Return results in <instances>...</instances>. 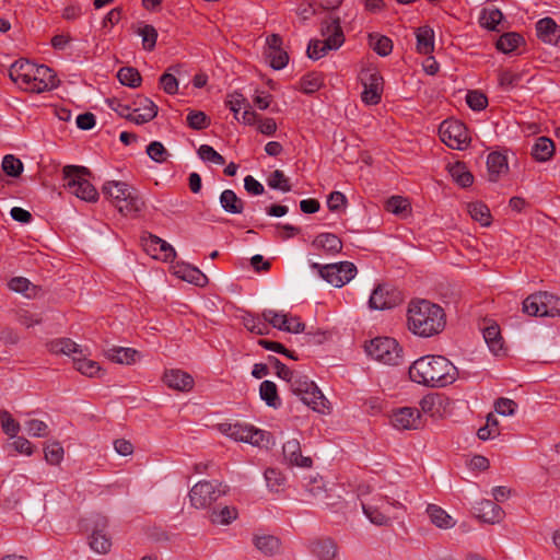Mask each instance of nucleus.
<instances>
[{"label": "nucleus", "mask_w": 560, "mask_h": 560, "mask_svg": "<svg viewBox=\"0 0 560 560\" xmlns=\"http://www.w3.org/2000/svg\"><path fill=\"white\" fill-rule=\"evenodd\" d=\"M89 545L96 553L106 555L110 551L112 539L107 534H98V530H96L92 532Z\"/></svg>", "instance_id": "nucleus-47"}, {"label": "nucleus", "mask_w": 560, "mask_h": 560, "mask_svg": "<svg viewBox=\"0 0 560 560\" xmlns=\"http://www.w3.org/2000/svg\"><path fill=\"white\" fill-rule=\"evenodd\" d=\"M63 187L78 198L94 202L98 199V192L86 178L91 172L85 166L67 165L62 170Z\"/></svg>", "instance_id": "nucleus-3"}, {"label": "nucleus", "mask_w": 560, "mask_h": 560, "mask_svg": "<svg viewBox=\"0 0 560 560\" xmlns=\"http://www.w3.org/2000/svg\"><path fill=\"white\" fill-rule=\"evenodd\" d=\"M477 512V517L488 524H498L505 515L503 509L491 500H482L478 504Z\"/></svg>", "instance_id": "nucleus-26"}, {"label": "nucleus", "mask_w": 560, "mask_h": 560, "mask_svg": "<svg viewBox=\"0 0 560 560\" xmlns=\"http://www.w3.org/2000/svg\"><path fill=\"white\" fill-rule=\"evenodd\" d=\"M145 152L149 155V158L156 163H163L170 156V153L167 152L163 143L160 141H152L151 143H149Z\"/></svg>", "instance_id": "nucleus-60"}, {"label": "nucleus", "mask_w": 560, "mask_h": 560, "mask_svg": "<svg viewBox=\"0 0 560 560\" xmlns=\"http://www.w3.org/2000/svg\"><path fill=\"white\" fill-rule=\"evenodd\" d=\"M320 33L322 36L325 37L324 45L322 46V50L324 52L337 50L345 43V35L339 18H331L323 21Z\"/></svg>", "instance_id": "nucleus-17"}, {"label": "nucleus", "mask_w": 560, "mask_h": 560, "mask_svg": "<svg viewBox=\"0 0 560 560\" xmlns=\"http://www.w3.org/2000/svg\"><path fill=\"white\" fill-rule=\"evenodd\" d=\"M523 40V37L517 33H504L497 40L495 47L503 54H510L514 51Z\"/></svg>", "instance_id": "nucleus-43"}, {"label": "nucleus", "mask_w": 560, "mask_h": 560, "mask_svg": "<svg viewBox=\"0 0 560 560\" xmlns=\"http://www.w3.org/2000/svg\"><path fill=\"white\" fill-rule=\"evenodd\" d=\"M291 393L300 398V400L310 407L312 410L325 413L328 409V400L318 388V386L308 378L307 375L299 372L291 385L289 386Z\"/></svg>", "instance_id": "nucleus-4"}, {"label": "nucleus", "mask_w": 560, "mask_h": 560, "mask_svg": "<svg viewBox=\"0 0 560 560\" xmlns=\"http://www.w3.org/2000/svg\"><path fill=\"white\" fill-rule=\"evenodd\" d=\"M186 122L194 130H202L210 126L211 120L207 114L201 110H189Z\"/></svg>", "instance_id": "nucleus-51"}, {"label": "nucleus", "mask_w": 560, "mask_h": 560, "mask_svg": "<svg viewBox=\"0 0 560 560\" xmlns=\"http://www.w3.org/2000/svg\"><path fill=\"white\" fill-rule=\"evenodd\" d=\"M59 84L56 72L46 65H35L28 92L43 93L51 91Z\"/></svg>", "instance_id": "nucleus-15"}, {"label": "nucleus", "mask_w": 560, "mask_h": 560, "mask_svg": "<svg viewBox=\"0 0 560 560\" xmlns=\"http://www.w3.org/2000/svg\"><path fill=\"white\" fill-rule=\"evenodd\" d=\"M482 334L485 341L493 354L499 355L504 351V342L498 324L492 323L491 325L483 327Z\"/></svg>", "instance_id": "nucleus-30"}, {"label": "nucleus", "mask_w": 560, "mask_h": 560, "mask_svg": "<svg viewBox=\"0 0 560 560\" xmlns=\"http://www.w3.org/2000/svg\"><path fill=\"white\" fill-rule=\"evenodd\" d=\"M267 184L270 188L281 190L283 192L291 191L292 188L289 178L280 170H276L269 175Z\"/></svg>", "instance_id": "nucleus-53"}, {"label": "nucleus", "mask_w": 560, "mask_h": 560, "mask_svg": "<svg viewBox=\"0 0 560 560\" xmlns=\"http://www.w3.org/2000/svg\"><path fill=\"white\" fill-rule=\"evenodd\" d=\"M385 208L388 212L396 215H405L410 210V203L408 199L401 196H392L385 203Z\"/></svg>", "instance_id": "nucleus-52"}, {"label": "nucleus", "mask_w": 560, "mask_h": 560, "mask_svg": "<svg viewBox=\"0 0 560 560\" xmlns=\"http://www.w3.org/2000/svg\"><path fill=\"white\" fill-rule=\"evenodd\" d=\"M2 170L7 175L18 177L23 172V163L14 155L8 154L3 158Z\"/></svg>", "instance_id": "nucleus-59"}, {"label": "nucleus", "mask_w": 560, "mask_h": 560, "mask_svg": "<svg viewBox=\"0 0 560 560\" xmlns=\"http://www.w3.org/2000/svg\"><path fill=\"white\" fill-rule=\"evenodd\" d=\"M363 92L361 94L362 102L366 105H376L382 100L383 78L376 70H365L361 73Z\"/></svg>", "instance_id": "nucleus-14"}, {"label": "nucleus", "mask_w": 560, "mask_h": 560, "mask_svg": "<svg viewBox=\"0 0 560 560\" xmlns=\"http://www.w3.org/2000/svg\"><path fill=\"white\" fill-rule=\"evenodd\" d=\"M105 357L118 364H132L140 353L132 348L112 347L104 352Z\"/></svg>", "instance_id": "nucleus-31"}, {"label": "nucleus", "mask_w": 560, "mask_h": 560, "mask_svg": "<svg viewBox=\"0 0 560 560\" xmlns=\"http://www.w3.org/2000/svg\"><path fill=\"white\" fill-rule=\"evenodd\" d=\"M308 550L319 560H332L337 556L338 547L332 538L322 537L311 540Z\"/></svg>", "instance_id": "nucleus-24"}, {"label": "nucleus", "mask_w": 560, "mask_h": 560, "mask_svg": "<svg viewBox=\"0 0 560 560\" xmlns=\"http://www.w3.org/2000/svg\"><path fill=\"white\" fill-rule=\"evenodd\" d=\"M427 513L430 521L439 528L448 529L455 525L453 517L439 505L429 504Z\"/></svg>", "instance_id": "nucleus-36"}, {"label": "nucleus", "mask_w": 560, "mask_h": 560, "mask_svg": "<svg viewBox=\"0 0 560 560\" xmlns=\"http://www.w3.org/2000/svg\"><path fill=\"white\" fill-rule=\"evenodd\" d=\"M489 180L497 182L509 170L506 156L500 152H491L487 158Z\"/></svg>", "instance_id": "nucleus-27"}, {"label": "nucleus", "mask_w": 560, "mask_h": 560, "mask_svg": "<svg viewBox=\"0 0 560 560\" xmlns=\"http://www.w3.org/2000/svg\"><path fill=\"white\" fill-rule=\"evenodd\" d=\"M536 34L541 42L560 48V26L553 19L547 16L537 21Z\"/></svg>", "instance_id": "nucleus-22"}, {"label": "nucleus", "mask_w": 560, "mask_h": 560, "mask_svg": "<svg viewBox=\"0 0 560 560\" xmlns=\"http://www.w3.org/2000/svg\"><path fill=\"white\" fill-rule=\"evenodd\" d=\"M323 85V79L320 74L316 72L306 73L301 78L300 89L305 94H313L320 89Z\"/></svg>", "instance_id": "nucleus-50"}, {"label": "nucleus", "mask_w": 560, "mask_h": 560, "mask_svg": "<svg viewBox=\"0 0 560 560\" xmlns=\"http://www.w3.org/2000/svg\"><path fill=\"white\" fill-rule=\"evenodd\" d=\"M8 287L10 288V290L16 292V293H22L24 294L26 298H31L33 296V293H30L28 291L32 290V291H35L36 287L33 285L31 283V281L24 277H14L12 278L9 283H8Z\"/></svg>", "instance_id": "nucleus-58"}, {"label": "nucleus", "mask_w": 560, "mask_h": 560, "mask_svg": "<svg viewBox=\"0 0 560 560\" xmlns=\"http://www.w3.org/2000/svg\"><path fill=\"white\" fill-rule=\"evenodd\" d=\"M517 408V404L509 398L501 397L494 404L495 411L501 416H512Z\"/></svg>", "instance_id": "nucleus-64"}, {"label": "nucleus", "mask_w": 560, "mask_h": 560, "mask_svg": "<svg viewBox=\"0 0 560 560\" xmlns=\"http://www.w3.org/2000/svg\"><path fill=\"white\" fill-rule=\"evenodd\" d=\"M254 545L264 555L272 556L279 551L280 539L272 535L256 536Z\"/></svg>", "instance_id": "nucleus-41"}, {"label": "nucleus", "mask_w": 560, "mask_h": 560, "mask_svg": "<svg viewBox=\"0 0 560 560\" xmlns=\"http://www.w3.org/2000/svg\"><path fill=\"white\" fill-rule=\"evenodd\" d=\"M369 39L370 46L377 55L386 57L392 52L393 42L389 37L378 34H370Z\"/></svg>", "instance_id": "nucleus-46"}, {"label": "nucleus", "mask_w": 560, "mask_h": 560, "mask_svg": "<svg viewBox=\"0 0 560 560\" xmlns=\"http://www.w3.org/2000/svg\"><path fill=\"white\" fill-rule=\"evenodd\" d=\"M197 154L205 162L217 165H223L225 163V159L209 144H201L197 150Z\"/></svg>", "instance_id": "nucleus-57"}, {"label": "nucleus", "mask_w": 560, "mask_h": 560, "mask_svg": "<svg viewBox=\"0 0 560 560\" xmlns=\"http://www.w3.org/2000/svg\"><path fill=\"white\" fill-rule=\"evenodd\" d=\"M452 178L463 188H467L472 185L474 176L467 170L466 165L462 162H456L450 168Z\"/></svg>", "instance_id": "nucleus-42"}, {"label": "nucleus", "mask_w": 560, "mask_h": 560, "mask_svg": "<svg viewBox=\"0 0 560 560\" xmlns=\"http://www.w3.org/2000/svg\"><path fill=\"white\" fill-rule=\"evenodd\" d=\"M366 353L374 360L388 365H398L402 361V348L390 337H376L365 346Z\"/></svg>", "instance_id": "nucleus-7"}, {"label": "nucleus", "mask_w": 560, "mask_h": 560, "mask_svg": "<svg viewBox=\"0 0 560 560\" xmlns=\"http://www.w3.org/2000/svg\"><path fill=\"white\" fill-rule=\"evenodd\" d=\"M110 109L116 112L120 117H124L137 125H143L151 121L158 115V106L148 97L139 96V105H143L142 114H131L130 105L122 104L117 98L107 100Z\"/></svg>", "instance_id": "nucleus-8"}, {"label": "nucleus", "mask_w": 560, "mask_h": 560, "mask_svg": "<svg viewBox=\"0 0 560 560\" xmlns=\"http://www.w3.org/2000/svg\"><path fill=\"white\" fill-rule=\"evenodd\" d=\"M267 487L271 491H278L279 487L284 482V476L276 468H268L265 471Z\"/></svg>", "instance_id": "nucleus-63"}, {"label": "nucleus", "mask_w": 560, "mask_h": 560, "mask_svg": "<svg viewBox=\"0 0 560 560\" xmlns=\"http://www.w3.org/2000/svg\"><path fill=\"white\" fill-rule=\"evenodd\" d=\"M0 424L4 434L10 438H15L21 430L20 423L5 409L0 410Z\"/></svg>", "instance_id": "nucleus-49"}, {"label": "nucleus", "mask_w": 560, "mask_h": 560, "mask_svg": "<svg viewBox=\"0 0 560 560\" xmlns=\"http://www.w3.org/2000/svg\"><path fill=\"white\" fill-rule=\"evenodd\" d=\"M468 212L470 217L479 222L482 226L490 225V209L483 202L477 201L468 205Z\"/></svg>", "instance_id": "nucleus-45"}, {"label": "nucleus", "mask_w": 560, "mask_h": 560, "mask_svg": "<svg viewBox=\"0 0 560 560\" xmlns=\"http://www.w3.org/2000/svg\"><path fill=\"white\" fill-rule=\"evenodd\" d=\"M522 311L529 316H559L560 298L546 291L533 293L523 301Z\"/></svg>", "instance_id": "nucleus-6"}, {"label": "nucleus", "mask_w": 560, "mask_h": 560, "mask_svg": "<svg viewBox=\"0 0 560 560\" xmlns=\"http://www.w3.org/2000/svg\"><path fill=\"white\" fill-rule=\"evenodd\" d=\"M102 192L113 200L124 202L122 206L118 207L122 213H138L144 207V202L137 190L125 182H106L102 187Z\"/></svg>", "instance_id": "nucleus-5"}, {"label": "nucleus", "mask_w": 560, "mask_h": 560, "mask_svg": "<svg viewBox=\"0 0 560 560\" xmlns=\"http://www.w3.org/2000/svg\"><path fill=\"white\" fill-rule=\"evenodd\" d=\"M282 454L284 459L291 466L308 468L313 464L311 457L302 455L301 445L298 439L288 440L282 446Z\"/></svg>", "instance_id": "nucleus-23"}, {"label": "nucleus", "mask_w": 560, "mask_h": 560, "mask_svg": "<svg viewBox=\"0 0 560 560\" xmlns=\"http://www.w3.org/2000/svg\"><path fill=\"white\" fill-rule=\"evenodd\" d=\"M44 454L48 464L59 465L63 459L65 451L59 442H51L45 446Z\"/></svg>", "instance_id": "nucleus-55"}, {"label": "nucleus", "mask_w": 560, "mask_h": 560, "mask_svg": "<svg viewBox=\"0 0 560 560\" xmlns=\"http://www.w3.org/2000/svg\"><path fill=\"white\" fill-rule=\"evenodd\" d=\"M503 20V13L495 7H488L481 11L479 23L489 31H499L498 25Z\"/></svg>", "instance_id": "nucleus-40"}, {"label": "nucleus", "mask_w": 560, "mask_h": 560, "mask_svg": "<svg viewBox=\"0 0 560 560\" xmlns=\"http://www.w3.org/2000/svg\"><path fill=\"white\" fill-rule=\"evenodd\" d=\"M392 423L399 430H417L421 425V413L417 408L402 407L394 411Z\"/></svg>", "instance_id": "nucleus-20"}, {"label": "nucleus", "mask_w": 560, "mask_h": 560, "mask_svg": "<svg viewBox=\"0 0 560 560\" xmlns=\"http://www.w3.org/2000/svg\"><path fill=\"white\" fill-rule=\"evenodd\" d=\"M439 133L442 142L452 149L464 150L468 145L469 137L467 128L458 120H444L440 125Z\"/></svg>", "instance_id": "nucleus-10"}, {"label": "nucleus", "mask_w": 560, "mask_h": 560, "mask_svg": "<svg viewBox=\"0 0 560 560\" xmlns=\"http://www.w3.org/2000/svg\"><path fill=\"white\" fill-rule=\"evenodd\" d=\"M175 273L183 280L197 287H205L209 282L207 276L200 269L189 264L179 265Z\"/></svg>", "instance_id": "nucleus-29"}, {"label": "nucleus", "mask_w": 560, "mask_h": 560, "mask_svg": "<svg viewBox=\"0 0 560 560\" xmlns=\"http://www.w3.org/2000/svg\"><path fill=\"white\" fill-rule=\"evenodd\" d=\"M117 79L122 85L136 89L140 86L142 78L138 69L133 67H122L117 72Z\"/></svg>", "instance_id": "nucleus-44"}, {"label": "nucleus", "mask_w": 560, "mask_h": 560, "mask_svg": "<svg viewBox=\"0 0 560 560\" xmlns=\"http://www.w3.org/2000/svg\"><path fill=\"white\" fill-rule=\"evenodd\" d=\"M407 318L410 331L423 338L440 334L446 324L444 310L428 300L410 301Z\"/></svg>", "instance_id": "nucleus-2"}, {"label": "nucleus", "mask_w": 560, "mask_h": 560, "mask_svg": "<svg viewBox=\"0 0 560 560\" xmlns=\"http://www.w3.org/2000/svg\"><path fill=\"white\" fill-rule=\"evenodd\" d=\"M138 34L142 37V46L144 50L152 51L156 45L158 32L154 26L145 24L139 28Z\"/></svg>", "instance_id": "nucleus-56"}, {"label": "nucleus", "mask_w": 560, "mask_h": 560, "mask_svg": "<svg viewBox=\"0 0 560 560\" xmlns=\"http://www.w3.org/2000/svg\"><path fill=\"white\" fill-rule=\"evenodd\" d=\"M209 517L212 524L229 525L237 517V510L231 506L214 509L210 512Z\"/></svg>", "instance_id": "nucleus-48"}, {"label": "nucleus", "mask_w": 560, "mask_h": 560, "mask_svg": "<svg viewBox=\"0 0 560 560\" xmlns=\"http://www.w3.org/2000/svg\"><path fill=\"white\" fill-rule=\"evenodd\" d=\"M412 382L432 388H442L453 384L458 377L457 368L443 355H423L409 368Z\"/></svg>", "instance_id": "nucleus-1"}, {"label": "nucleus", "mask_w": 560, "mask_h": 560, "mask_svg": "<svg viewBox=\"0 0 560 560\" xmlns=\"http://www.w3.org/2000/svg\"><path fill=\"white\" fill-rule=\"evenodd\" d=\"M466 103L472 110H482L488 105V98L482 92L476 90L468 91Z\"/></svg>", "instance_id": "nucleus-61"}, {"label": "nucleus", "mask_w": 560, "mask_h": 560, "mask_svg": "<svg viewBox=\"0 0 560 560\" xmlns=\"http://www.w3.org/2000/svg\"><path fill=\"white\" fill-rule=\"evenodd\" d=\"M164 383L173 389L188 392L194 386V378L182 370H170L164 373Z\"/></svg>", "instance_id": "nucleus-25"}, {"label": "nucleus", "mask_w": 560, "mask_h": 560, "mask_svg": "<svg viewBox=\"0 0 560 560\" xmlns=\"http://www.w3.org/2000/svg\"><path fill=\"white\" fill-rule=\"evenodd\" d=\"M226 486L214 485L212 481L202 480L197 482L189 491V500L196 509H206L225 494Z\"/></svg>", "instance_id": "nucleus-9"}, {"label": "nucleus", "mask_w": 560, "mask_h": 560, "mask_svg": "<svg viewBox=\"0 0 560 560\" xmlns=\"http://www.w3.org/2000/svg\"><path fill=\"white\" fill-rule=\"evenodd\" d=\"M250 432L252 425H242L236 423L234 425H230L229 436H231L235 441L248 443V441L253 439V435L249 434Z\"/></svg>", "instance_id": "nucleus-62"}, {"label": "nucleus", "mask_w": 560, "mask_h": 560, "mask_svg": "<svg viewBox=\"0 0 560 560\" xmlns=\"http://www.w3.org/2000/svg\"><path fill=\"white\" fill-rule=\"evenodd\" d=\"M242 323L244 327L252 334L264 336L269 332V327L262 317L250 312H244L242 315Z\"/></svg>", "instance_id": "nucleus-38"}, {"label": "nucleus", "mask_w": 560, "mask_h": 560, "mask_svg": "<svg viewBox=\"0 0 560 560\" xmlns=\"http://www.w3.org/2000/svg\"><path fill=\"white\" fill-rule=\"evenodd\" d=\"M48 349L55 354L83 355V349L70 338L54 339L48 343Z\"/></svg>", "instance_id": "nucleus-28"}, {"label": "nucleus", "mask_w": 560, "mask_h": 560, "mask_svg": "<svg viewBox=\"0 0 560 560\" xmlns=\"http://www.w3.org/2000/svg\"><path fill=\"white\" fill-rule=\"evenodd\" d=\"M312 245L322 248L325 253L335 255L341 252L342 242L334 233H320L313 241Z\"/></svg>", "instance_id": "nucleus-32"}, {"label": "nucleus", "mask_w": 560, "mask_h": 560, "mask_svg": "<svg viewBox=\"0 0 560 560\" xmlns=\"http://www.w3.org/2000/svg\"><path fill=\"white\" fill-rule=\"evenodd\" d=\"M282 37L279 34H271L266 38L264 55L273 70H281L289 62V55L282 48Z\"/></svg>", "instance_id": "nucleus-16"}, {"label": "nucleus", "mask_w": 560, "mask_h": 560, "mask_svg": "<svg viewBox=\"0 0 560 560\" xmlns=\"http://www.w3.org/2000/svg\"><path fill=\"white\" fill-rule=\"evenodd\" d=\"M222 209L230 214H241L244 211V201L237 197L234 190L225 189L219 198Z\"/></svg>", "instance_id": "nucleus-34"}, {"label": "nucleus", "mask_w": 560, "mask_h": 560, "mask_svg": "<svg viewBox=\"0 0 560 560\" xmlns=\"http://www.w3.org/2000/svg\"><path fill=\"white\" fill-rule=\"evenodd\" d=\"M389 508L405 509L399 501L388 497L380 499V504L362 503L363 513L372 524L377 526H388L393 518H398L397 515H389Z\"/></svg>", "instance_id": "nucleus-11"}, {"label": "nucleus", "mask_w": 560, "mask_h": 560, "mask_svg": "<svg viewBox=\"0 0 560 560\" xmlns=\"http://www.w3.org/2000/svg\"><path fill=\"white\" fill-rule=\"evenodd\" d=\"M143 247L154 258L162 259L164 261H173L176 257L174 247L166 241L153 234H149L148 237L143 238Z\"/></svg>", "instance_id": "nucleus-19"}, {"label": "nucleus", "mask_w": 560, "mask_h": 560, "mask_svg": "<svg viewBox=\"0 0 560 560\" xmlns=\"http://www.w3.org/2000/svg\"><path fill=\"white\" fill-rule=\"evenodd\" d=\"M36 63L31 62L27 59L16 60L9 70L10 79L19 84L20 88L27 91V86L31 85L33 70Z\"/></svg>", "instance_id": "nucleus-21"}, {"label": "nucleus", "mask_w": 560, "mask_h": 560, "mask_svg": "<svg viewBox=\"0 0 560 560\" xmlns=\"http://www.w3.org/2000/svg\"><path fill=\"white\" fill-rule=\"evenodd\" d=\"M537 162L549 161L555 154V143L550 138L539 137L535 140L530 151Z\"/></svg>", "instance_id": "nucleus-33"}, {"label": "nucleus", "mask_w": 560, "mask_h": 560, "mask_svg": "<svg viewBox=\"0 0 560 560\" xmlns=\"http://www.w3.org/2000/svg\"><path fill=\"white\" fill-rule=\"evenodd\" d=\"M261 317L267 325L270 324L273 328L282 331L300 334L305 330V324L302 323L299 317H292V320L295 323L294 326L289 324L287 314L278 313L272 310H265L261 313Z\"/></svg>", "instance_id": "nucleus-18"}, {"label": "nucleus", "mask_w": 560, "mask_h": 560, "mask_svg": "<svg viewBox=\"0 0 560 560\" xmlns=\"http://www.w3.org/2000/svg\"><path fill=\"white\" fill-rule=\"evenodd\" d=\"M73 363L75 370L85 376L95 377L103 375L100 364L96 361L86 359L84 353L83 355H74Z\"/></svg>", "instance_id": "nucleus-37"}, {"label": "nucleus", "mask_w": 560, "mask_h": 560, "mask_svg": "<svg viewBox=\"0 0 560 560\" xmlns=\"http://www.w3.org/2000/svg\"><path fill=\"white\" fill-rule=\"evenodd\" d=\"M417 51L422 55H430L434 50V31L430 26H421L416 31Z\"/></svg>", "instance_id": "nucleus-35"}, {"label": "nucleus", "mask_w": 560, "mask_h": 560, "mask_svg": "<svg viewBox=\"0 0 560 560\" xmlns=\"http://www.w3.org/2000/svg\"><path fill=\"white\" fill-rule=\"evenodd\" d=\"M523 74L521 72H513L510 70L501 71L499 74V85L506 90H513L522 82Z\"/></svg>", "instance_id": "nucleus-54"}, {"label": "nucleus", "mask_w": 560, "mask_h": 560, "mask_svg": "<svg viewBox=\"0 0 560 560\" xmlns=\"http://www.w3.org/2000/svg\"><path fill=\"white\" fill-rule=\"evenodd\" d=\"M259 396L268 407L278 409L281 406V399L278 395L277 385L271 381H264L259 386Z\"/></svg>", "instance_id": "nucleus-39"}, {"label": "nucleus", "mask_w": 560, "mask_h": 560, "mask_svg": "<svg viewBox=\"0 0 560 560\" xmlns=\"http://www.w3.org/2000/svg\"><path fill=\"white\" fill-rule=\"evenodd\" d=\"M323 279L336 288H341L350 282L357 275V267L351 261H340L325 265Z\"/></svg>", "instance_id": "nucleus-12"}, {"label": "nucleus", "mask_w": 560, "mask_h": 560, "mask_svg": "<svg viewBox=\"0 0 560 560\" xmlns=\"http://www.w3.org/2000/svg\"><path fill=\"white\" fill-rule=\"evenodd\" d=\"M401 300L400 291L389 284H378L370 296L369 306L373 310L384 311L397 306Z\"/></svg>", "instance_id": "nucleus-13"}]
</instances>
